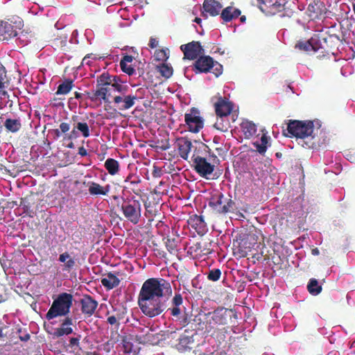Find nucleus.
<instances>
[{
  "label": "nucleus",
  "instance_id": "59",
  "mask_svg": "<svg viewBox=\"0 0 355 355\" xmlns=\"http://www.w3.org/2000/svg\"><path fill=\"white\" fill-rule=\"evenodd\" d=\"M21 340L26 341L30 338L29 334H25L24 336L20 337Z\"/></svg>",
  "mask_w": 355,
  "mask_h": 355
},
{
  "label": "nucleus",
  "instance_id": "44",
  "mask_svg": "<svg viewBox=\"0 0 355 355\" xmlns=\"http://www.w3.org/2000/svg\"><path fill=\"white\" fill-rule=\"evenodd\" d=\"M183 299L180 293H175L172 299L171 304L175 306H180L182 304Z\"/></svg>",
  "mask_w": 355,
  "mask_h": 355
},
{
  "label": "nucleus",
  "instance_id": "36",
  "mask_svg": "<svg viewBox=\"0 0 355 355\" xmlns=\"http://www.w3.org/2000/svg\"><path fill=\"white\" fill-rule=\"evenodd\" d=\"M266 6V12L269 15H275L277 12L276 10L275 0H258Z\"/></svg>",
  "mask_w": 355,
  "mask_h": 355
},
{
  "label": "nucleus",
  "instance_id": "48",
  "mask_svg": "<svg viewBox=\"0 0 355 355\" xmlns=\"http://www.w3.org/2000/svg\"><path fill=\"white\" fill-rule=\"evenodd\" d=\"M6 71L5 67L0 63V83H6Z\"/></svg>",
  "mask_w": 355,
  "mask_h": 355
},
{
  "label": "nucleus",
  "instance_id": "24",
  "mask_svg": "<svg viewBox=\"0 0 355 355\" xmlns=\"http://www.w3.org/2000/svg\"><path fill=\"white\" fill-rule=\"evenodd\" d=\"M240 128L245 139L252 138L257 130L256 124L249 120H243L240 124Z\"/></svg>",
  "mask_w": 355,
  "mask_h": 355
},
{
  "label": "nucleus",
  "instance_id": "13",
  "mask_svg": "<svg viewBox=\"0 0 355 355\" xmlns=\"http://www.w3.org/2000/svg\"><path fill=\"white\" fill-rule=\"evenodd\" d=\"M180 49L183 51L185 58L194 60L203 53L204 50L199 42L193 41L187 44H182Z\"/></svg>",
  "mask_w": 355,
  "mask_h": 355
},
{
  "label": "nucleus",
  "instance_id": "38",
  "mask_svg": "<svg viewBox=\"0 0 355 355\" xmlns=\"http://www.w3.org/2000/svg\"><path fill=\"white\" fill-rule=\"evenodd\" d=\"M76 128L80 132L84 138H87L90 136V130L88 124L86 122H78L76 123Z\"/></svg>",
  "mask_w": 355,
  "mask_h": 355
},
{
  "label": "nucleus",
  "instance_id": "42",
  "mask_svg": "<svg viewBox=\"0 0 355 355\" xmlns=\"http://www.w3.org/2000/svg\"><path fill=\"white\" fill-rule=\"evenodd\" d=\"M101 57H97L96 55L91 53L86 55L82 61V64L83 65L91 66L93 64V61L96 60L97 59H101Z\"/></svg>",
  "mask_w": 355,
  "mask_h": 355
},
{
  "label": "nucleus",
  "instance_id": "30",
  "mask_svg": "<svg viewBox=\"0 0 355 355\" xmlns=\"http://www.w3.org/2000/svg\"><path fill=\"white\" fill-rule=\"evenodd\" d=\"M111 86L114 92H118L119 94H125L129 89V87L117 77L115 78Z\"/></svg>",
  "mask_w": 355,
  "mask_h": 355
},
{
  "label": "nucleus",
  "instance_id": "35",
  "mask_svg": "<svg viewBox=\"0 0 355 355\" xmlns=\"http://www.w3.org/2000/svg\"><path fill=\"white\" fill-rule=\"evenodd\" d=\"M307 289L312 295H318L322 291V286L315 279H311L307 285Z\"/></svg>",
  "mask_w": 355,
  "mask_h": 355
},
{
  "label": "nucleus",
  "instance_id": "37",
  "mask_svg": "<svg viewBox=\"0 0 355 355\" xmlns=\"http://www.w3.org/2000/svg\"><path fill=\"white\" fill-rule=\"evenodd\" d=\"M225 116H218L216 121L215 122L214 127L221 131L226 132L229 128V123L227 121L224 119Z\"/></svg>",
  "mask_w": 355,
  "mask_h": 355
},
{
  "label": "nucleus",
  "instance_id": "23",
  "mask_svg": "<svg viewBox=\"0 0 355 355\" xmlns=\"http://www.w3.org/2000/svg\"><path fill=\"white\" fill-rule=\"evenodd\" d=\"M88 187L89 193L92 196H107L111 189L110 184L103 187L94 182H89Z\"/></svg>",
  "mask_w": 355,
  "mask_h": 355
},
{
  "label": "nucleus",
  "instance_id": "39",
  "mask_svg": "<svg viewBox=\"0 0 355 355\" xmlns=\"http://www.w3.org/2000/svg\"><path fill=\"white\" fill-rule=\"evenodd\" d=\"M159 71L166 78H168L173 75V68L166 64L159 66Z\"/></svg>",
  "mask_w": 355,
  "mask_h": 355
},
{
  "label": "nucleus",
  "instance_id": "7",
  "mask_svg": "<svg viewBox=\"0 0 355 355\" xmlns=\"http://www.w3.org/2000/svg\"><path fill=\"white\" fill-rule=\"evenodd\" d=\"M209 205L217 213L225 214L233 209L234 202L232 199L225 198L223 193H218L211 196Z\"/></svg>",
  "mask_w": 355,
  "mask_h": 355
},
{
  "label": "nucleus",
  "instance_id": "61",
  "mask_svg": "<svg viewBox=\"0 0 355 355\" xmlns=\"http://www.w3.org/2000/svg\"><path fill=\"white\" fill-rule=\"evenodd\" d=\"M81 96H82V94H80V93H78V92H76V93H75V97H76V98H78H78H81Z\"/></svg>",
  "mask_w": 355,
  "mask_h": 355
},
{
  "label": "nucleus",
  "instance_id": "14",
  "mask_svg": "<svg viewBox=\"0 0 355 355\" xmlns=\"http://www.w3.org/2000/svg\"><path fill=\"white\" fill-rule=\"evenodd\" d=\"M214 98H217V101L214 102L215 112L217 116H227L233 110V105L227 98H223L221 96H215L212 98V101Z\"/></svg>",
  "mask_w": 355,
  "mask_h": 355
},
{
  "label": "nucleus",
  "instance_id": "3",
  "mask_svg": "<svg viewBox=\"0 0 355 355\" xmlns=\"http://www.w3.org/2000/svg\"><path fill=\"white\" fill-rule=\"evenodd\" d=\"M72 303V295L67 293L58 295L46 314V320H51L58 317H68Z\"/></svg>",
  "mask_w": 355,
  "mask_h": 355
},
{
  "label": "nucleus",
  "instance_id": "22",
  "mask_svg": "<svg viewBox=\"0 0 355 355\" xmlns=\"http://www.w3.org/2000/svg\"><path fill=\"white\" fill-rule=\"evenodd\" d=\"M180 156L187 160L191 150L192 143L185 138H180L177 141Z\"/></svg>",
  "mask_w": 355,
  "mask_h": 355
},
{
  "label": "nucleus",
  "instance_id": "40",
  "mask_svg": "<svg viewBox=\"0 0 355 355\" xmlns=\"http://www.w3.org/2000/svg\"><path fill=\"white\" fill-rule=\"evenodd\" d=\"M221 276V271L218 268L209 270L207 275V279L212 282L218 281Z\"/></svg>",
  "mask_w": 355,
  "mask_h": 355
},
{
  "label": "nucleus",
  "instance_id": "58",
  "mask_svg": "<svg viewBox=\"0 0 355 355\" xmlns=\"http://www.w3.org/2000/svg\"><path fill=\"white\" fill-rule=\"evenodd\" d=\"M311 253L313 255H318L320 254V251L318 248H314L312 250Z\"/></svg>",
  "mask_w": 355,
  "mask_h": 355
},
{
  "label": "nucleus",
  "instance_id": "63",
  "mask_svg": "<svg viewBox=\"0 0 355 355\" xmlns=\"http://www.w3.org/2000/svg\"><path fill=\"white\" fill-rule=\"evenodd\" d=\"M241 21L242 22L245 21V16H242V17H241Z\"/></svg>",
  "mask_w": 355,
  "mask_h": 355
},
{
  "label": "nucleus",
  "instance_id": "51",
  "mask_svg": "<svg viewBox=\"0 0 355 355\" xmlns=\"http://www.w3.org/2000/svg\"><path fill=\"white\" fill-rule=\"evenodd\" d=\"M78 137H79L78 130H77V128H76V125H75L73 128V130H71V132L67 136V138L68 139L71 140V139H76Z\"/></svg>",
  "mask_w": 355,
  "mask_h": 355
},
{
  "label": "nucleus",
  "instance_id": "55",
  "mask_svg": "<svg viewBox=\"0 0 355 355\" xmlns=\"http://www.w3.org/2000/svg\"><path fill=\"white\" fill-rule=\"evenodd\" d=\"M78 154L82 157H85L87 155V151L83 146H81L78 148Z\"/></svg>",
  "mask_w": 355,
  "mask_h": 355
},
{
  "label": "nucleus",
  "instance_id": "41",
  "mask_svg": "<svg viewBox=\"0 0 355 355\" xmlns=\"http://www.w3.org/2000/svg\"><path fill=\"white\" fill-rule=\"evenodd\" d=\"M311 46L309 40L307 41L300 42L295 45L296 48L306 52L313 51Z\"/></svg>",
  "mask_w": 355,
  "mask_h": 355
},
{
  "label": "nucleus",
  "instance_id": "54",
  "mask_svg": "<svg viewBox=\"0 0 355 355\" xmlns=\"http://www.w3.org/2000/svg\"><path fill=\"white\" fill-rule=\"evenodd\" d=\"M158 45V41L155 38H150L149 41V46L150 48L154 49Z\"/></svg>",
  "mask_w": 355,
  "mask_h": 355
},
{
  "label": "nucleus",
  "instance_id": "29",
  "mask_svg": "<svg viewBox=\"0 0 355 355\" xmlns=\"http://www.w3.org/2000/svg\"><path fill=\"white\" fill-rule=\"evenodd\" d=\"M105 168L110 175H114L119 172V164L116 159L108 158L105 162Z\"/></svg>",
  "mask_w": 355,
  "mask_h": 355
},
{
  "label": "nucleus",
  "instance_id": "20",
  "mask_svg": "<svg viewBox=\"0 0 355 355\" xmlns=\"http://www.w3.org/2000/svg\"><path fill=\"white\" fill-rule=\"evenodd\" d=\"M194 340L193 336L184 334L178 339V343L176 345V349L180 352L189 351L193 348Z\"/></svg>",
  "mask_w": 355,
  "mask_h": 355
},
{
  "label": "nucleus",
  "instance_id": "46",
  "mask_svg": "<svg viewBox=\"0 0 355 355\" xmlns=\"http://www.w3.org/2000/svg\"><path fill=\"white\" fill-rule=\"evenodd\" d=\"M123 313L117 314L116 316H115V315L109 316L107 320V322L111 325L116 324L117 323L118 320H122L123 318Z\"/></svg>",
  "mask_w": 355,
  "mask_h": 355
},
{
  "label": "nucleus",
  "instance_id": "27",
  "mask_svg": "<svg viewBox=\"0 0 355 355\" xmlns=\"http://www.w3.org/2000/svg\"><path fill=\"white\" fill-rule=\"evenodd\" d=\"M101 283L107 289H112L119 284L120 280L115 275L108 273L105 277L102 279Z\"/></svg>",
  "mask_w": 355,
  "mask_h": 355
},
{
  "label": "nucleus",
  "instance_id": "5",
  "mask_svg": "<svg viewBox=\"0 0 355 355\" xmlns=\"http://www.w3.org/2000/svg\"><path fill=\"white\" fill-rule=\"evenodd\" d=\"M196 72L203 73L211 71L218 77L223 73V66L218 62H214L210 56H200L194 64Z\"/></svg>",
  "mask_w": 355,
  "mask_h": 355
},
{
  "label": "nucleus",
  "instance_id": "21",
  "mask_svg": "<svg viewBox=\"0 0 355 355\" xmlns=\"http://www.w3.org/2000/svg\"><path fill=\"white\" fill-rule=\"evenodd\" d=\"M203 15L205 16L207 13L211 16H216L219 14L222 8L221 4L215 0H205L203 3Z\"/></svg>",
  "mask_w": 355,
  "mask_h": 355
},
{
  "label": "nucleus",
  "instance_id": "50",
  "mask_svg": "<svg viewBox=\"0 0 355 355\" xmlns=\"http://www.w3.org/2000/svg\"><path fill=\"white\" fill-rule=\"evenodd\" d=\"M276 2V10L277 12L281 11L284 9V6L287 3V0H275Z\"/></svg>",
  "mask_w": 355,
  "mask_h": 355
},
{
  "label": "nucleus",
  "instance_id": "12",
  "mask_svg": "<svg viewBox=\"0 0 355 355\" xmlns=\"http://www.w3.org/2000/svg\"><path fill=\"white\" fill-rule=\"evenodd\" d=\"M137 100L136 95L119 94L113 97L114 105L121 111L130 109Z\"/></svg>",
  "mask_w": 355,
  "mask_h": 355
},
{
  "label": "nucleus",
  "instance_id": "62",
  "mask_svg": "<svg viewBox=\"0 0 355 355\" xmlns=\"http://www.w3.org/2000/svg\"><path fill=\"white\" fill-rule=\"evenodd\" d=\"M194 21L198 24H200V22L201 21V19L196 17Z\"/></svg>",
  "mask_w": 355,
  "mask_h": 355
},
{
  "label": "nucleus",
  "instance_id": "11",
  "mask_svg": "<svg viewBox=\"0 0 355 355\" xmlns=\"http://www.w3.org/2000/svg\"><path fill=\"white\" fill-rule=\"evenodd\" d=\"M16 24L17 25L15 28L11 22L1 21L0 23V40H8L11 37L17 36V28L20 30L23 26V22L21 20H19Z\"/></svg>",
  "mask_w": 355,
  "mask_h": 355
},
{
  "label": "nucleus",
  "instance_id": "15",
  "mask_svg": "<svg viewBox=\"0 0 355 355\" xmlns=\"http://www.w3.org/2000/svg\"><path fill=\"white\" fill-rule=\"evenodd\" d=\"M80 334H76L74 337H70L68 339L62 340L60 341L63 350L69 354H77L80 349Z\"/></svg>",
  "mask_w": 355,
  "mask_h": 355
},
{
  "label": "nucleus",
  "instance_id": "64",
  "mask_svg": "<svg viewBox=\"0 0 355 355\" xmlns=\"http://www.w3.org/2000/svg\"><path fill=\"white\" fill-rule=\"evenodd\" d=\"M129 178H130V177H128V178H126V180H125V182L129 181Z\"/></svg>",
  "mask_w": 355,
  "mask_h": 355
},
{
  "label": "nucleus",
  "instance_id": "28",
  "mask_svg": "<svg viewBox=\"0 0 355 355\" xmlns=\"http://www.w3.org/2000/svg\"><path fill=\"white\" fill-rule=\"evenodd\" d=\"M240 15L241 11L239 9L227 7L222 11L221 18L225 21H230L233 19L237 18Z\"/></svg>",
  "mask_w": 355,
  "mask_h": 355
},
{
  "label": "nucleus",
  "instance_id": "52",
  "mask_svg": "<svg viewBox=\"0 0 355 355\" xmlns=\"http://www.w3.org/2000/svg\"><path fill=\"white\" fill-rule=\"evenodd\" d=\"M132 60H133L132 56L126 55L123 56V58L121 60L120 64H130L132 62Z\"/></svg>",
  "mask_w": 355,
  "mask_h": 355
},
{
  "label": "nucleus",
  "instance_id": "10",
  "mask_svg": "<svg viewBox=\"0 0 355 355\" xmlns=\"http://www.w3.org/2000/svg\"><path fill=\"white\" fill-rule=\"evenodd\" d=\"M228 317V310L224 307H218L207 314L209 324L213 326L226 324Z\"/></svg>",
  "mask_w": 355,
  "mask_h": 355
},
{
  "label": "nucleus",
  "instance_id": "25",
  "mask_svg": "<svg viewBox=\"0 0 355 355\" xmlns=\"http://www.w3.org/2000/svg\"><path fill=\"white\" fill-rule=\"evenodd\" d=\"M189 224L198 234H203L206 232V223L202 216L194 215L190 218Z\"/></svg>",
  "mask_w": 355,
  "mask_h": 355
},
{
  "label": "nucleus",
  "instance_id": "56",
  "mask_svg": "<svg viewBox=\"0 0 355 355\" xmlns=\"http://www.w3.org/2000/svg\"><path fill=\"white\" fill-rule=\"evenodd\" d=\"M157 56L159 57V59H161V60H165V59L168 58V57L166 56V54L164 50H162L159 52H158Z\"/></svg>",
  "mask_w": 355,
  "mask_h": 355
},
{
  "label": "nucleus",
  "instance_id": "19",
  "mask_svg": "<svg viewBox=\"0 0 355 355\" xmlns=\"http://www.w3.org/2000/svg\"><path fill=\"white\" fill-rule=\"evenodd\" d=\"M107 92L108 89L106 87L97 86L96 89L89 94V98L93 102L110 103Z\"/></svg>",
  "mask_w": 355,
  "mask_h": 355
},
{
  "label": "nucleus",
  "instance_id": "31",
  "mask_svg": "<svg viewBox=\"0 0 355 355\" xmlns=\"http://www.w3.org/2000/svg\"><path fill=\"white\" fill-rule=\"evenodd\" d=\"M116 76H110L108 73H103L97 78V86L105 87L112 85Z\"/></svg>",
  "mask_w": 355,
  "mask_h": 355
},
{
  "label": "nucleus",
  "instance_id": "47",
  "mask_svg": "<svg viewBox=\"0 0 355 355\" xmlns=\"http://www.w3.org/2000/svg\"><path fill=\"white\" fill-rule=\"evenodd\" d=\"M168 310L170 311L171 315L176 318H178L182 312L180 306H172Z\"/></svg>",
  "mask_w": 355,
  "mask_h": 355
},
{
  "label": "nucleus",
  "instance_id": "26",
  "mask_svg": "<svg viewBox=\"0 0 355 355\" xmlns=\"http://www.w3.org/2000/svg\"><path fill=\"white\" fill-rule=\"evenodd\" d=\"M4 127L8 132L15 133L21 128V121L20 118H7L4 121Z\"/></svg>",
  "mask_w": 355,
  "mask_h": 355
},
{
  "label": "nucleus",
  "instance_id": "4",
  "mask_svg": "<svg viewBox=\"0 0 355 355\" xmlns=\"http://www.w3.org/2000/svg\"><path fill=\"white\" fill-rule=\"evenodd\" d=\"M124 217L133 223L137 224L141 216V205L139 200L133 198L126 199L121 205Z\"/></svg>",
  "mask_w": 355,
  "mask_h": 355
},
{
  "label": "nucleus",
  "instance_id": "57",
  "mask_svg": "<svg viewBox=\"0 0 355 355\" xmlns=\"http://www.w3.org/2000/svg\"><path fill=\"white\" fill-rule=\"evenodd\" d=\"M53 132L54 134V139H58V138H60V136H61V134H62V132L60 131V129L53 130Z\"/></svg>",
  "mask_w": 355,
  "mask_h": 355
},
{
  "label": "nucleus",
  "instance_id": "32",
  "mask_svg": "<svg viewBox=\"0 0 355 355\" xmlns=\"http://www.w3.org/2000/svg\"><path fill=\"white\" fill-rule=\"evenodd\" d=\"M8 103H10L9 106L11 107L12 102L9 99V95L5 90L4 83H0V110L6 106Z\"/></svg>",
  "mask_w": 355,
  "mask_h": 355
},
{
  "label": "nucleus",
  "instance_id": "60",
  "mask_svg": "<svg viewBox=\"0 0 355 355\" xmlns=\"http://www.w3.org/2000/svg\"><path fill=\"white\" fill-rule=\"evenodd\" d=\"M67 147L69 148H73L74 144L73 142L71 141L69 144H67Z\"/></svg>",
  "mask_w": 355,
  "mask_h": 355
},
{
  "label": "nucleus",
  "instance_id": "17",
  "mask_svg": "<svg viewBox=\"0 0 355 355\" xmlns=\"http://www.w3.org/2000/svg\"><path fill=\"white\" fill-rule=\"evenodd\" d=\"M261 132L260 138L259 137V135H258L252 141V145L259 154L264 155L268 148L270 146L269 143L270 137L268 135V132L265 129H262Z\"/></svg>",
  "mask_w": 355,
  "mask_h": 355
},
{
  "label": "nucleus",
  "instance_id": "9",
  "mask_svg": "<svg viewBox=\"0 0 355 355\" xmlns=\"http://www.w3.org/2000/svg\"><path fill=\"white\" fill-rule=\"evenodd\" d=\"M58 261L60 263L59 272L63 275L71 273L77 267L76 259L67 251L60 254Z\"/></svg>",
  "mask_w": 355,
  "mask_h": 355
},
{
  "label": "nucleus",
  "instance_id": "53",
  "mask_svg": "<svg viewBox=\"0 0 355 355\" xmlns=\"http://www.w3.org/2000/svg\"><path fill=\"white\" fill-rule=\"evenodd\" d=\"M316 4H312V3H310L309 6H308V11L309 12H313V13H317L318 12V9L316 8Z\"/></svg>",
  "mask_w": 355,
  "mask_h": 355
},
{
  "label": "nucleus",
  "instance_id": "45",
  "mask_svg": "<svg viewBox=\"0 0 355 355\" xmlns=\"http://www.w3.org/2000/svg\"><path fill=\"white\" fill-rule=\"evenodd\" d=\"M121 68L123 72L131 76L135 73V69L130 64H120Z\"/></svg>",
  "mask_w": 355,
  "mask_h": 355
},
{
  "label": "nucleus",
  "instance_id": "18",
  "mask_svg": "<svg viewBox=\"0 0 355 355\" xmlns=\"http://www.w3.org/2000/svg\"><path fill=\"white\" fill-rule=\"evenodd\" d=\"M80 303L82 313L87 316L92 315L98 306V302L88 295H84Z\"/></svg>",
  "mask_w": 355,
  "mask_h": 355
},
{
  "label": "nucleus",
  "instance_id": "43",
  "mask_svg": "<svg viewBox=\"0 0 355 355\" xmlns=\"http://www.w3.org/2000/svg\"><path fill=\"white\" fill-rule=\"evenodd\" d=\"M313 52L318 51L321 48V42L318 36L315 35L309 39Z\"/></svg>",
  "mask_w": 355,
  "mask_h": 355
},
{
  "label": "nucleus",
  "instance_id": "6",
  "mask_svg": "<svg viewBox=\"0 0 355 355\" xmlns=\"http://www.w3.org/2000/svg\"><path fill=\"white\" fill-rule=\"evenodd\" d=\"M184 121L188 130L193 133L199 132L204 127V119L200 110L196 107L191 108L184 114Z\"/></svg>",
  "mask_w": 355,
  "mask_h": 355
},
{
  "label": "nucleus",
  "instance_id": "34",
  "mask_svg": "<svg viewBox=\"0 0 355 355\" xmlns=\"http://www.w3.org/2000/svg\"><path fill=\"white\" fill-rule=\"evenodd\" d=\"M123 352L126 354H137L139 351V348L137 345H135L128 339L123 340Z\"/></svg>",
  "mask_w": 355,
  "mask_h": 355
},
{
  "label": "nucleus",
  "instance_id": "33",
  "mask_svg": "<svg viewBox=\"0 0 355 355\" xmlns=\"http://www.w3.org/2000/svg\"><path fill=\"white\" fill-rule=\"evenodd\" d=\"M73 86V84L71 80H65L63 83L59 85L55 94L57 95H66L70 92Z\"/></svg>",
  "mask_w": 355,
  "mask_h": 355
},
{
  "label": "nucleus",
  "instance_id": "49",
  "mask_svg": "<svg viewBox=\"0 0 355 355\" xmlns=\"http://www.w3.org/2000/svg\"><path fill=\"white\" fill-rule=\"evenodd\" d=\"M59 129L62 133L65 134L70 130V124L66 122H62L60 124Z\"/></svg>",
  "mask_w": 355,
  "mask_h": 355
},
{
  "label": "nucleus",
  "instance_id": "8",
  "mask_svg": "<svg viewBox=\"0 0 355 355\" xmlns=\"http://www.w3.org/2000/svg\"><path fill=\"white\" fill-rule=\"evenodd\" d=\"M193 162L196 171L202 178L209 179V176L213 173L215 166L209 162L206 158L200 156L193 157Z\"/></svg>",
  "mask_w": 355,
  "mask_h": 355
},
{
  "label": "nucleus",
  "instance_id": "1",
  "mask_svg": "<svg viewBox=\"0 0 355 355\" xmlns=\"http://www.w3.org/2000/svg\"><path fill=\"white\" fill-rule=\"evenodd\" d=\"M171 294L172 288L168 281L162 278H150L141 286L137 304L144 315L153 318L166 309L167 301Z\"/></svg>",
  "mask_w": 355,
  "mask_h": 355
},
{
  "label": "nucleus",
  "instance_id": "16",
  "mask_svg": "<svg viewBox=\"0 0 355 355\" xmlns=\"http://www.w3.org/2000/svg\"><path fill=\"white\" fill-rule=\"evenodd\" d=\"M73 319L71 317H65L61 322L60 326L54 329L51 334L53 338H60L69 336L73 333Z\"/></svg>",
  "mask_w": 355,
  "mask_h": 355
},
{
  "label": "nucleus",
  "instance_id": "2",
  "mask_svg": "<svg viewBox=\"0 0 355 355\" xmlns=\"http://www.w3.org/2000/svg\"><path fill=\"white\" fill-rule=\"evenodd\" d=\"M320 126L319 120L290 121L287 126V136L295 137L298 144L303 148H314L318 145L315 136L320 130Z\"/></svg>",
  "mask_w": 355,
  "mask_h": 355
}]
</instances>
